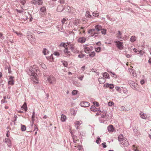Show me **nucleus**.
Returning <instances> with one entry per match:
<instances>
[{
  "instance_id": "f03ea898",
  "label": "nucleus",
  "mask_w": 151,
  "mask_h": 151,
  "mask_svg": "<svg viewBox=\"0 0 151 151\" xmlns=\"http://www.w3.org/2000/svg\"><path fill=\"white\" fill-rule=\"evenodd\" d=\"M95 29H93L90 30L88 32V33L90 34L91 36H93L98 34L96 32V31H99L101 30L102 29L101 26L99 25H97L95 26Z\"/></svg>"
},
{
  "instance_id": "bb28decb",
  "label": "nucleus",
  "mask_w": 151,
  "mask_h": 151,
  "mask_svg": "<svg viewBox=\"0 0 151 151\" xmlns=\"http://www.w3.org/2000/svg\"><path fill=\"white\" fill-rule=\"evenodd\" d=\"M101 30V32L102 34L104 35H105L106 34V29L102 28Z\"/></svg>"
},
{
  "instance_id": "2eb2a0df",
  "label": "nucleus",
  "mask_w": 151,
  "mask_h": 151,
  "mask_svg": "<svg viewBox=\"0 0 151 151\" xmlns=\"http://www.w3.org/2000/svg\"><path fill=\"white\" fill-rule=\"evenodd\" d=\"M99 82L101 83H103L105 82V80L103 78H99L98 79Z\"/></svg>"
},
{
  "instance_id": "393cba45",
  "label": "nucleus",
  "mask_w": 151,
  "mask_h": 151,
  "mask_svg": "<svg viewBox=\"0 0 151 151\" xmlns=\"http://www.w3.org/2000/svg\"><path fill=\"white\" fill-rule=\"evenodd\" d=\"M84 49L85 52L87 53H89L90 51V49L88 47H85Z\"/></svg>"
},
{
  "instance_id": "20e7f679",
  "label": "nucleus",
  "mask_w": 151,
  "mask_h": 151,
  "mask_svg": "<svg viewBox=\"0 0 151 151\" xmlns=\"http://www.w3.org/2000/svg\"><path fill=\"white\" fill-rule=\"evenodd\" d=\"M48 81L50 84H54L55 82L56 79L52 76H50L48 78Z\"/></svg>"
},
{
  "instance_id": "4d7b16f0",
  "label": "nucleus",
  "mask_w": 151,
  "mask_h": 151,
  "mask_svg": "<svg viewBox=\"0 0 151 151\" xmlns=\"http://www.w3.org/2000/svg\"><path fill=\"white\" fill-rule=\"evenodd\" d=\"M66 21V19L65 18H64L62 21V22L63 24Z\"/></svg>"
},
{
  "instance_id": "774afa93",
  "label": "nucleus",
  "mask_w": 151,
  "mask_h": 151,
  "mask_svg": "<svg viewBox=\"0 0 151 151\" xmlns=\"http://www.w3.org/2000/svg\"><path fill=\"white\" fill-rule=\"evenodd\" d=\"M148 62L150 63H151V58L149 59L148 60Z\"/></svg>"
},
{
  "instance_id": "aec40b11",
  "label": "nucleus",
  "mask_w": 151,
  "mask_h": 151,
  "mask_svg": "<svg viewBox=\"0 0 151 151\" xmlns=\"http://www.w3.org/2000/svg\"><path fill=\"white\" fill-rule=\"evenodd\" d=\"M59 46L60 47H63L65 48L67 47V45L65 43L63 42L61 43Z\"/></svg>"
},
{
  "instance_id": "5701e85b",
  "label": "nucleus",
  "mask_w": 151,
  "mask_h": 151,
  "mask_svg": "<svg viewBox=\"0 0 151 151\" xmlns=\"http://www.w3.org/2000/svg\"><path fill=\"white\" fill-rule=\"evenodd\" d=\"M93 15L94 16L97 17L99 16V12L97 11H95L93 12Z\"/></svg>"
},
{
  "instance_id": "7ed1b4c3",
  "label": "nucleus",
  "mask_w": 151,
  "mask_h": 151,
  "mask_svg": "<svg viewBox=\"0 0 151 151\" xmlns=\"http://www.w3.org/2000/svg\"><path fill=\"white\" fill-rule=\"evenodd\" d=\"M118 140L121 142V144L122 147H126L127 146L129 143L127 140V139L124 137L122 135H120L118 137Z\"/></svg>"
},
{
  "instance_id": "0eeeda50",
  "label": "nucleus",
  "mask_w": 151,
  "mask_h": 151,
  "mask_svg": "<svg viewBox=\"0 0 151 151\" xmlns=\"http://www.w3.org/2000/svg\"><path fill=\"white\" fill-rule=\"evenodd\" d=\"M4 141L7 144V146L9 147H11L12 146V142L10 139L9 138H5Z\"/></svg>"
},
{
  "instance_id": "c03bdc74",
  "label": "nucleus",
  "mask_w": 151,
  "mask_h": 151,
  "mask_svg": "<svg viewBox=\"0 0 151 151\" xmlns=\"http://www.w3.org/2000/svg\"><path fill=\"white\" fill-rule=\"evenodd\" d=\"M77 91L75 90H74L72 92V94L73 95H75L77 94Z\"/></svg>"
},
{
  "instance_id": "cd10ccee",
  "label": "nucleus",
  "mask_w": 151,
  "mask_h": 151,
  "mask_svg": "<svg viewBox=\"0 0 151 151\" xmlns=\"http://www.w3.org/2000/svg\"><path fill=\"white\" fill-rule=\"evenodd\" d=\"M21 129L22 131H24L26 130V127L24 125H22L21 126Z\"/></svg>"
},
{
  "instance_id": "de8ad7c7",
  "label": "nucleus",
  "mask_w": 151,
  "mask_h": 151,
  "mask_svg": "<svg viewBox=\"0 0 151 151\" xmlns=\"http://www.w3.org/2000/svg\"><path fill=\"white\" fill-rule=\"evenodd\" d=\"M46 8L44 7H42L40 9L41 11L42 12H44Z\"/></svg>"
},
{
  "instance_id": "ea45409f",
  "label": "nucleus",
  "mask_w": 151,
  "mask_h": 151,
  "mask_svg": "<svg viewBox=\"0 0 151 151\" xmlns=\"http://www.w3.org/2000/svg\"><path fill=\"white\" fill-rule=\"evenodd\" d=\"M101 139L99 137H97V139H96V142L98 144H99V142H100L101 141Z\"/></svg>"
},
{
  "instance_id": "f257e3e1",
  "label": "nucleus",
  "mask_w": 151,
  "mask_h": 151,
  "mask_svg": "<svg viewBox=\"0 0 151 151\" xmlns=\"http://www.w3.org/2000/svg\"><path fill=\"white\" fill-rule=\"evenodd\" d=\"M38 71L36 65L30 67L27 70V74L31 76V78L35 84H36L38 83L37 74L39 73Z\"/></svg>"
},
{
  "instance_id": "423d86ee",
  "label": "nucleus",
  "mask_w": 151,
  "mask_h": 151,
  "mask_svg": "<svg viewBox=\"0 0 151 151\" xmlns=\"http://www.w3.org/2000/svg\"><path fill=\"white\" fill-rule=\"evenodd\" d=\"M32 3L34 4L41 5L42 3V0H33L32 1Z\"/></svg>"
},
{
  "instance_id": "f704fd0d",
  "label": "nucleus",
  "mask_w": 151,
  "mask_h": 151,
  "mask_svg": "<svg viewBox=\"0 0 151 151\" xmlns=\"http://www.w3.org/2000/svg\"><path fill=\"white\" fill-rule=\"evenodd\" d=\"M101 50V47H99L95 48V50L96 52H99Z\"/></svg>"
},
{
  "instance_id": "6e6d98bb",
  "label": "nucleus",
  "mask_w": 151,
  "mask_h": 151,
  "mask_svg": "<svg viewBox=\"0 0 151 151\" xmlns=\"http://www.w3.org/2000/svg\"><path fill=\"white\" fill-rule=\"evenodd\" d=\"M102 145L103 146V147L104 148H105L106 147V145L105 142H103V143H102Z\"/></svg>"
},
{
  "instance_id": "7c9ffc66",
  "label": "nucleus",
  "mask_w": 151,
  "mask_h": 151,
  "mask_svg": "<svg viewBox=\"0 0 151 151\" xmlns=\"http://www.w3.org/2000/svg\"><path fill=\"white\" fill-rule=\"evenodd\" d=\"M136 39V38L135 36H132L130 38V41L132 42H134L135 41Z\"/></svg>"
},
{
  "instance_id": "c9c22d12",
  "label": "nucleus",
  "mask_w": 151,
  "mask_h": 151,
  "mask_svg": "<svg viewBox=\"0 0 151 151\" xmlns=\"http://www.w3.org/2000/svg\"><path fill=\"white\" fill-rule=\"evenodd\" d=\"M117 37L119 39V38H121V33L120 31H118V33H117Z\"/></svg>"
},
{
  "instance_id": "ddd939ff",
  "label": "nucleus",
  "mask_w": 151,
  "mask_h": 151,
  "mask_svg": "<svg viewBox=\"0 0 151 151\" xmlns=\"http://www.w3.org/2000/svg\"><path fill=\"white\" fill-rule=\"evenodd\" d=\"M86 41V39L84 37H80L78 40V41L79 42L83 43Z\"/></svg>"
},
{
  "instance_id": "a211bd4d",
  "label": "nucleus",
  "mask_w": 151,
  "mask_h": 151,
  "mask_svg": "<svg viewBox=\"0 0 151 151\" xmlns=\"http://www.w3.org/2000/svg\"><path fill=\"white\" fill-rule=\"evenodd\" d=\"M14 32L19 37H22L23 35V34L20 32L15 31L14 30Z\"/></svg>"
},
{
  "instance_id": "4c0bfd02",
  "label": "nucleus",
  "mask_w": 151,
  "mask_h": 151,
  "mask_svg": "<svg viewBox=\"0 0 151 151\" xmlns=\"http://www.w3.org/2000/svg\"><path fill=\"white\" fill-rule=\"evenodd\" d=\"M66 10L69 12L70 11V8L69 6H66L65 7Z\"/></svg>"
},
{
  "instance_id": "1a4fd4ad",
  "label": "nucleus",
  "mask_w": 151,
  "mask_h": 151,
  "mask_svg": "<svg viewBox=\"0 0 151 151\" xmlns=\"http://www.w3.org/2000/svg\"><path fill=\"white\" fill-rule=\"evenodd\" d=\"M81 105L84 107H88L90 106V104L88 102L82 101L81 103Z\"/></svg>"
},
{
  "instance_id": "a19ab883",
  "label": "nucleus",
  "mask_w": 151,
  "mask_h": 151,
  "mask_svg": "<svg viewBox=\"0 0 151 151\" xmlns=\"http://www.w3.org/2000/svg\"><path fill=\"white\" fill-rule=\"evenodd\" d=\"M133 50L134 52H136L137 54L140 53L141 51V50H140V51H139V50H137V49L135 48Z\"/></svg>"
},
{
  "instance_id": "6e6552de",
  "label": "nucleus",
  "mask_w": 151,
  "mask_h": 151,
  "mask_svg": "<svg viewBox=\"0 0 151 151\" xmlns=\"http://www.w3.org/2000/svg\"><path fill=\"white\" fill-rule=\"evenodd\" d=\"M14 78L12 76H10L9 79L8 84L9 85H13L14 83Z\"/></svg>"
},
{
  "instance_id": "864d4df0",
  "label": "nucleus",
  "mask_w": 151,
  "mask_h": 151,
  "mask_svg": "<svg viewBox=\"0 0 151 151\" xmlns=\"http://www.w3.org/2000/svg\"><path fill=\"white\" fill-rule=\"evenodd\" d=\"M84 56V55H79L78 56V57L80 58H83Z\"/></svg>"
},
{
  "instance_id": "4be33fe9",
  "label": "nucleus",
  "mask_w": 151,
  "mask_h": 151,
  "mask_svg": "<svg viewBox=\"0 0 151 151\" xmlns=\"http://www.w3.org/2000/svg\"><path fill=\"white\" fill-rule=\"evenodd\" d=\"M91 110L93 111H96L98 110L94 106H92L91 107Z\"/></svg>"
},
{
  "instance_id": "b1692460",
  "label": "nucleus",
  "mask_w": 151,
  "mask_h": 151,
  "mask_svg": "<svg viewBox=\"0 0 151 151\" xmlns=\"http://www.w3.org/2000/svg\"><path fill=\"white\" fill-rule=\"evenodd\" d=\"M22 108L24 109L25 111H27V106L26 103H24L23 105L22 106Z\"/></svg>"
},
{
  "instance_id": "58836bf2",
  "label": "nucleus",
  "mask_w": 151,
  "mask_h": 151,
  "mask_svg": "<svg viewBox=\"0 0 151 151\" xmlns=\"http://www.w3.org/2000/svg\"><path fill=\"white\" fill-rule=\"evenodd\" d=\"M63 63V65L65 67H67L68 65V63L67 62L63 61H62Z\"/></svg>"
},
{
  "instance_id": "8fccbe9b",
  "label": "nucleus",
  "mask_w": 151,
  "mask_h": 151,
  "mask_svg": "<svg viewBox=\"0 0 151 151\" xmlns=\"http://www.w3.org/2000/svg\"><path fill=\"white\" fill-rule=\"evenodd\" d=\"M94 105H96L97 106H99V103L96 102H94L93 103Z\"/></svg>"
},
{
  "instance_id": "4468645a",
  "label": "nucleus",
  "mask_w": 151,
  "mask_h": 151,
  "mask_svg": "<svg viewBox=\"0 0 151 151\" xmlns=\"http://www.w3.org/2000/svg\"><path fill=\"white\" fill-rule=\"evenodd\" d=\"M140 117L143 119H145L147 118L146 114L142 112L140 113Z\"/></svg>"
},
{
  "instance_id": "0e129e2a",
  "label": "nucleus",
  "mask_w": 151,
  "mask_h": 151,
  "mask_svg": "<svg viewBox=\"0 0 151 151\" xmlns=\"http://www.w3.org/2000/svg\"><path fill=\"white\" fill-rule=\"evenodd\" d=\"M34 130H36V131L37 130V131L38 130V129L37 127L36 126H35V127H34Z\"/></svg>"
},
{
  "instance_id": "2f4dec72",
  "label": "nucleus",
  "mask_w": 151,
  "mask_h": 151,
  "mask_svg": "<svg viewBox=\"0 0 151 151\" xmlns=\"http://www.w3.org/2000/svg\"><path fill=\"white\" fill-rule=\"evenodd\" d=\"M41 66L42 67V68H43L44 69H46L47 68V67L46 65L44 64V63H41Z\"/></svg>"
},
{
  "instance_id": "39448f33",
  "label": "nucleus",
  "mask_w": 151,
  "mask_h": 151,
  "mask_svg": "<svg viewBox=\"0 0 151 151\" xmlns=\"http://www.w3.org/2000/svg\"><path fill=\"white\" fill-rule=\"evenodd\" d=\"M116 44L117 47L119 49L121 50L123 48L122 42L119 41H116L114 42Z\"/></svg>"
},
{
  "instance_id": "9b49d317",
  "label": "nucleus",
  "mask_w": 151,
  "mask_h": 151,
  "mask_svg": "<svg viewBox=\"0 0 151 151\" xmlns=\"http://www.w3.org/2000/svg\"><path fill=\"white\" fill-rule=\"evenodd\" d=\"M107 129L108 131L109 132H113L114 130L113 126L111 125L108 126Z\"/></svg>"
},
{
  "instance_id": "c756f323",
  "label": "nucleus",
  "mask_w": 151,
  "mask_h": 151,
  "mask_svg": "<svg viewBox=\"0 0 151 151\" xmlns=\"http://www.w3.org/2000/svg\"><path fill=\"white\" fill-rule=\"evenodd\" d=\"M132 149L134 151H139V150L137 149V147L134 145L132 146Z\"/></svg>"
},
{
  "instance_id": "f3484780",
  "label": "nucleus",
  "mask_w": 151,
  "mask_h": 151,
  "mask_svg": "<svg viewBox=\"0 0 151 151\" xmlns=\"http://www.w3.org/2000/svg\"><path fill=\"white\" fill-rule=\"evenodd\" d=\"M130 73L132 76L134 77H136L137 76V75L135 73V71L132 69L131 70V71H130Z\"/></svg>"
},
{
  "instance_id": "680f3d73",
  "label": "nucleus",
  "mask_w": 151,
  "mask_h": 151,
  "mask_svg": "<svg viewBox=\"0 0 151 151\" xmlns=\"http://www.w3.org/2000/svg\"><path fill=\"white\" fill-rule=\"evenodd\" d=\"M126 56L127 57V58H129V57H131V55H130L129 54H126Z\"/></svg>"
},
{
  "instance_id": "69168bd1",
  "label": "nucleus",
  "mask_w": 151,
  "mask_h": 151,
  "mask_svg": "<svg viewBox=\"0 0 151 151\" xmlns=\"http://www.w3.org/2000/svg\"><path fill=\"white\" fill-rule=\"evenodd\" d=\"M64 0H60V2L61 3H64Z\"/></svg>"
},
{
  "instance_id": "412c9836",
  "label": "nucleus",
  "mask_w": 151,
  "mask_h": 151,
  "mask_svg": "<svg viewBox=\"0 0 151 151\" xmlns=\"http://www.w3.org/2000/svg\"><path fill=\"white\" fill-rule=\"evenodd\" d=\"M70 49L71 51L73 52H75V47L74 46V45L73 44L70 45Z\"/></svg>"
},
{
  "instance_id": "a18cd8bd",
  "label": "nucleus",
  "mask_w": 151,
  "mask_h": 151,
  "mask_svg": "<svg viewBox=\"0 0 151 151\" xmlns=\"http://www.w3.org/2000/svg\"><path fill=\"white\" fill-rule=\"evenodd\" d=\"M47 49L46 48H44L42 51V52L45 55H46L47 54L46 53Z\"/></svg>"
},
{
  "instance_id": "3c124183",
  "label": "nucleus",
  "mask_w": 151,
  "mask_h": 151,
  "mask_svg": "<svg viewBox=\"0 0 151 151\" xmlns=\"http://www.w3.org/2000/svg\"><path fill=\"white\" fill-rule=\"evenodd\" d=\"M85 65L83 66L81 68V70H82V72H83L85 69Z\"/></svg>"
},
{
  "instance_id": "338daca9",
  "label": "nucleus",
  "mask_w": 151,
  "mask_h": 151,
  "mask_svg": "<svg viewBox=\"0 0 151 151\" xmlns=\"http://www.w3.org/2000/svg\"><path fill=\"white\" fill-rule=\"evenodd\" d=\"M5 99H6L5 97H4V100H3L1 101V102L2 103H4L5 102Z\"/></svg>"
},
{
  "instance_id": "052dcab7",
  "label": "nucleus",
  "mask_w": 151,
  "mask_h": 151,
  "mask_svg": "<svg viewBox=\"0 0 151 151\" xmlns=\"http://www.w3.org/2000/svg\"><path fill=\"white\" fill-rule=\"evenodd\" d=\"M84 77L83 76H82L81 77H78V78L80 80L82 81L83 79V78Z\"/></svg>"
},
{
  "instance_id": "a878e982",
  "label": "nucleus",
  "mask_w": 151,
  "mask_h": 151,
  "mask_svg": "<svg viewBox=\"0 0 151 151\" xmlns=\"http://www.w3.org/2000/svg\"><path fill=\"white\" fill-rule=\"evenodd\" d=\"M109 74L108 73L105 72L103 74V76L105 78H109Z\"/></svg>"
},
{
  "instance_id": "bf43d9fd",
  "label": "nucleus",
  "mask_w": 151,
  "mask_h": 151,
  "mask_svg": "<svg viewBox=\"0 0 151 151\" xmlns=\"http://www.w3.org/2000/svg\"><path fill=\"white\" fill-rule=\"evenodd\" d=\"M121 109L122 111L125 110V108L124 106H122L121 107Z\"/></svg>"
},
{
  "instance_id": "e433bc0d",
  "label": "nucleus",
  "mask_w": 151,
  "mask_h": 151,
  "mask_svg": "<svg viewBox=\"0 0 151 151\" xmlns=\"http://www.w3.org/2000/svg\"><path fill=\"white\" fill-rule=\"evenodd\" d=\"M82 123V122L81 121H76L75 123V124L76 125H80Z\"/></svg>"
},
{
  "instance_id": "6ab92c4d",
  "label": "nucleus",
  "mask_w": 151,
  "mask_h": 151,
  "mask_svg": "<svg viewBox=\"0 0 151 151\" xmlns=\"http://www.w3.org/2000/svg\"><path fill=\"white\" fill-rule=\"evenodd\" d=\"M35 113L34 111L33 112V113H32V125H31V126H33V124L34 123V120H35Z\"/></svg>"
},
{
  "instance_id": "473e14b6",
  "label": "nucleus",
  "mask_w": 151,
  "mask_h": 151,
  "mask_svg": "<svg viewBox=\"0 0 151 151\" xmlns=\"http://www.w3.org/2000/svg\"><path fill=\"white\" fill-rule=\"evenodd\" d=\"M108 105L109 106H111L114 105V103L113 101H110L108 103Z\"/></svg>"
},
{
  "instance_id": "9d476101",
  "label": "nucleus",
  "mask_w": 151,
  "mask_h": 151,
  "mask_svg": "<svg viewBox=\"0 0 151 151\" xmlns=\"http://www.w3.org/2000/svg\"><path fill=\"white\" fill-rule=\"evenodd\" d=\"M64 52L65 54L67 56H69L71 55V53L70 51L68 50V47L65 48L64 50Z\"/></svg>"
},
{
  "instance_id": "37998d69",
  "label": "nucleus",
  "mask_w": 151,
  "mask_h": 151,
  "mask_svg": "<svg viewBox=\"0 0 151 151\" xmlns=\"http://www.w3.org/2000/svg\"><path fill=\"white\" fill-rule=\"evenodd\" d=\"M84 29L83 27H81V29L79 30L80 31L79 34H81L82 33V32H83V33L85 32V31L83 30V29Z\"/></svg>"
},
{
  "instance_id": "f8f14e48",
  "label": "nucleus",
  "mask_w": 151,
  "mask_h": 151,
  "mask_svg": "<svg viewBox=\"0 0 151 151\" xmlns=\"http://www.w3.org/2000/svg\"><path fill=\"white\" fill-rule=\"evenodd\" d=\"M64 9V8L63 6L60 5L58 6L57 10L58 12H61Z\"/></svg>"
},
{
  "instance_id": "72a5a7b5",
  "label": "nucleus",
  "mask_w": 151,
  "mask_h": 151,
  "mask_svg": "<svg viewBox=\"0 0 151 151\" xmlns=\"http://www.w3.org/2000/svg\"><path fill=\"white\" fill-rule=\"evenodd\" d=\"M86 16L88 18H90L91 17V16L90 14V13L89 12H87L86 13Z\"/></svg>"
},
{
  "instance_id": "603ef678",
  "label": "nucleus",
  "mask_w": 151,
  "mask_h": 151,
  "mask_svg": "<svg viewBox=\"0 0 151 151\" xmlns=\"http://www.w3.org/2000/svg\"><path fill=\"white\" fill-rule=\"evenodd\" d=\"M115 88L116 90L118 91H120V88L119 87H116Z\"/></svg>"
},
{
  "instance_id": "c85d7f7f",
  "label": "nucleus",
  "mask_w": 151,
  "mask_h": 151,
  "mask_svg": "<svg viewBox=\"0 0 151 151\" xmlns=\"http://www.w3.org/2000/svg\"><path fill=\"white\" fill-rule=\"evenodd\" d=\"M79 20L78 19L76 20L74 22V24L76 26L79 24Z\"/></svg>"
},
{
  "instance_id": "13d9d810",
  "label": "nucleus",
  "mask_w": 151,
  "mask_h": 151,
  "mask_svg": "<svg viewBox=\"0 0 151 151\" xmlns=\"http://www.w3.org/2000/svg\"><path fill=\"white\" fill-rule=\"evenodd\" d=\"M98 112H97L96 115H98L100 113V112H101V111L100 109H98Z\"/></svg>"
},
{
  "instance_id": "5fc2aeb1",
  "label": "nucleus",
  "mask_w": 151,
  "mask_h": 151,
  "mask_svg": "<svg viewBox=\"0 0 151 151\" xmlns=\"http://www.w3.org/2000/svg\"><path fill=\"white\" fill-rule=\"evenodd\" d=\"M140 82L141 84L142 85H143V84H144L145 83V80L143 79L142 80L140 81Z\"/></svg>"
},
{
  "instance_id": "79ce46f5",
  "label": "nucleus",
  "mask_w": 151,
  "mask_h": 151,
  "mask_svg": "<svg viewBox=\"0 0 151 151\" xmlns=\"http://www.w3.org/2000/svg\"><path fill=\"white\" fill-rule=\"evenodd\" d=\"M95 53L94 52H92L89 55L90 56V57H93L94 56V55H95Z\"/></svg>"
},
{
  "instance_id": "09e8293b",
  "label": "nucleus",
  "mask_w": 151,
  "mask_h": 151,
  "mask_svg": "<svg viewBox=\"0 0 151 151\" xmlns=\"http://www.w3.org/2000/svg\"><path fill=\"white\" fill-rule=\"evenodd\" d=\"M26 2V0H21V3L23 5H24V4Z\"/></svg>"
},
{
  "instance_id": "dca6fc26",
  "label": "nucleus",
  "mask_w": 151,
  "mask_h": 151,
  "mask_svg": "<svg viewBox=\"0 0 151 151\" xmlns=\"http://www.w3.org/2000/svg\"><path fill=\"white\" fill-rule=\"evenodd\" d=\"M66 117L65 115L63 114H62L61 115V120L62 122H65L66 120Z\"/></svg>"
},
{
  "instance_id": "49530a36",
  "label": "nucleus",
  "mask_w": 151,
  "mask_h": 151,
  "mask_svg": "<svg viewBox=\"0 0 151 151\" xmlns=\"http://www.w3.org/2000/svg\"><path fill=\"white\" fill-rule=\"evenodd\" d=\"M53 54L54 55L57 56H59V55H60V54H59V52H54Z\"/></svg>"
},
{
  "instance_id": "e2e57ef3",
  "label": "nucleus",
  "mask_w": 151,
  "mask_h": 151,
  "mask_svg": "<svg viewBox=\"0 0 151 151\" xmlns=\"http://www.w3.org/2000/svg\"><path fill=\"white\" fill-rule=\"evenodd\" d=\"M6 136L7 137H9V131H7V133L6 134Z\"/></svg>"
}]
</instances>
